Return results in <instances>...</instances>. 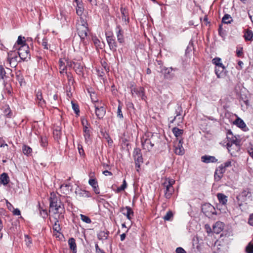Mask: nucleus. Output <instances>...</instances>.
I'll use <instances>...</instances> for the list:
<instances>
[{"mask_svg":"<svg viewBox=\"0 0 253 253\" xmlns=\"http://www.w3.org/2000/svg\"><path fill=\"white\" fill-rule=\"evenodd\" d=\"M95 250L96 253H105L104 251L100 249L98 245V244H95Z\"/></svg>","mask_w":253,"mask_h":253,"instance_id":"nucleus-63","label":"nucleus"},{"mask_svg":"<svg viewBox=\"0 0 253 253\" xmlns=\"http://www.w3.org/2000/svg\"><path fill=\"white\" fill-rule=\"evenodd\" d=\"M172 130L176 137L180 136L183 132V129H179L176 127H173Z\"/></svg>","mask_w":253,"mask_h":253,"instance_id":"nucleus-32","label":"nucleus"},{"mask_svg":"<svg viewBox=\"0 0 253 253\" xmlns=\"http://www.w3.org/2000/svg\"><path fill=\"white\" fill-rule=\"evenodd\" d=\"M84 67V65L83 63L81 61H76V63H74L73 69L77 74L81 75L83 74Z\"/></svg>","mask_w":253,"mask_h":253,"instance_id":"nucleus-14","label":"nucleus"},{"mask_svg":"<svg viewBox=\"0 0 253 253\" xmlns=\"http://www.w3.org/2000/svg\"><path fill=\"white\" fill-rule=\"evenodd\" d=\"M94 106L95 109V114L97 118L99 119L103 118L106 113L105 108L102 106L97 105L96 104Z\"/></svg>","mask_w":253,"mask_h":253,"instance_id":"nucleus-10","label":"nucleus"},{"mask_svg":"<svg viewBox=\"0 0 253 253\" xmlns=\"http://www.w3.org/2000/svg\"><path fill=\"white\" fill-rule=\"evenodd\" d=\"M223 229V224L222 222H217L213 226V232L216 234H219Z\"/></svg>","mask_w":253,"mask_h":253,"instance_id":"nucleus-25","label":"nucleus"},{"mask_svg":"<svg viewBox=\"0 0 253 253\" xmlns=\"http://www.w3.org/2000/svg\"><path fill=\"white\" fill-rule=\"evenodd\" d=\"M70 249L72 251L73 253H77V245L75 239L73 238H70L68 241Z\"/></svg>","mask_w":253,"mask_h":253,"instance_id":"nucleus-26","label":"nucleus"},{"mask_svg":"<svg viewBox=\"0 0 253 253\" xmlns=\"http://www.w3.org/2000/svg\"><path fill=\"white\" fill-rule=\"evenodd\" d=\"M41 215L43 218H46L47 216V211L45 210H42L40 211Z\"/></svg>","mask_w":253,"mask_h":253,"instance_id":"nucleus-62","label":"nucleus"},{"mask_svg":"<svg viewBox=\"0 0 253 253\" xmlns=\"http://www.w3.org/2000/svg\"><path fill=\"white\" fill-rule=\"evenodd\" d=\"M175 69L172 68L164 67L161 70V72L164 74V78L166 79L170 80L174 77V74L172 73V71Z\"/></svg>","mask_w":253,"mask_h":253,"instance_id":"nucleus-7","label":"nucleus"},{"mask_svg":"<svg viewBox=\"0 0 253 253\" xmlns=\"http://www.w3.org/2000/svg\"><path fill=\"white\" fill-rule=\"evenodd\" d=\"M251 197V193L248 189L243 190L237 197V199L239 201H245Z\"/></svg>","mask_w":253,"mask_h":253,"instance_id":"nucleus-11","label":"nucleus"},{"mask_svg":"<svg viewBox=\"0 0 253 253\" xmlns=\"http://www.w3.org/2000/svg\"><path fill=\"white\" fill-rule=\"evenodd\" d=\"M106 41L110 50L116 51L117 48V43L113 35H106Z\"/></svg>","mask_w":253,"mask_h":253,"instance_id":"nucleus-5","label":"nucleus"},{"mask_svg":"<svg viewBox=\"0 0 253 253\" xmlns=\"http://www.w3.org/2000/svg\"><path fill=\"white\" fill-rule=\"evenodd\" d=\"M53 229L54 231L57 232V233H59V231L61 230L60 225L58 223V220H56L53 226Z\"/></svg>","mask_w":253,"mask_h":253,"instance_id":"nucleus-43","label":"nucleus"},{"mask_svg":"<svg viewBox=\"0 0 253 253\" xmlns=\"http://www.w3.org/2000/svg\"><path fill=\"white\" fill-rule=\"evenodd\" d=\"M176 253H186L185 251L181 247H178L176 249Z\"/></svg>","mask_w":253,"mask_h":253,"instance_id":"nucleus-64","label":"nucleus"},{"mask_svg":"<svg viewBox=\"0 0 253 253\" xmlns=\"http://www.w3.org/2000/svg\"><path fill=\"white\" fill-rule=\"evenodd\" d=\"M0 76L3 80L6 78V72L2 65H0Z\"/></svg>","mask_w":253,"mask_h":253,"instance_id":"nucleus-44","label":"nucleus"},{"mask_svg":"<svg viewBox=\"0 0 253 253\" xmlns=\"http://www.w3.org/2000/svg\"><path fill=\"white\" fill-rule=\"evenodd\" d=\"M142 145L143 149L149 151L154 144L152 143L150 139H146L144 141H142Z\"/></svg>","mask_w":253,"mask_h":253,"instance_id":"nucleus-20","label":"nucleus"},{"mask_svg":"<svg viewBox=\"0 0 253 253\" xmlns=\"http://www.w3.org/2000/svg\"><path fill=\"white\" fill-rule=\"evenodd\" d=\"M139 155H142L141 150L139 148H135L133 153V157H135Z\"/></svg>","mask_w":253,"mask_h":253,"instance_id":"nucleus-51","label":"nucleus"},{"mask_svg":"<svg viewBox=\"0 0 253 253\" xmlns=\"http://www.w3.org/2000/svg\"><path fill=\"white\" fill-rule=\"evenodd\" d=\"M92 40H93L94 45L96 47L100 46L99 43L100 42V41L98 39H97L96 38H94L92 39Z\"/></svg>","mask_w":253,"mask_h":253,"instance_id":"nucleus-60","label":"nucleus"},{"mask_svg":"<svg viewBox=\"0 0 253 253\" xmlns=\"http://www.w3.org/2000/svg\"><path fill=\"white\" fill-rule=\"evenodd\" d=\"M9 182V178L8 174L3 173L0 175V183L3 185H7Z\"/></svg>","mask_w":253,"mask_h":253,"instance_id":"nucleus-27","label":"nucleus"},{"mask_svg":"<svg viewBox=\"0 0 253 253\" xmlns=\"http://www.w3.org/2000/svg\"><path fill=\"white\" fill-rule=\"evenodd\" d=\"M163 185L165 187V196L167 199H169L174 191V189L172 186L165 184L164 182Z\"/></svg>","mask_w":253,"mask_h":253,"instance_id":"nucleus-16","label":"nucleus"},{"mask_svg":"<svg viewBox=\"0 0 253 253\" xmlns=\"http://www.w3.org/2000/svg\"><path fill=\"white\" fill-rule=\"evenodd\" d=\"M53 135L56 139H59L61 136V130L59 127H57L53 130Z\"/></svg>","mask_w":253,"mask_h":253,"instance_id":"nucleus-33","label":"nucleus"},{"mask_svg":"<svg viewBox=\"0 0 253 253\" xmlns=\"http://www.w3.org/2000/svg\"><path fill=\"white\" fill-rule=\"evenodd\" d=\"M176 116L174 117V118L170 121L171 123H173L175 120H176L177 118L181 115V113H182V108L180 106H178L177 109L175 111Z\"/></svg>","mask_w":253,"mask_h":253,"instance_id":"nucleus-35","label":"nucleus"},{"mask_svg":"<svg viewBox=\"0 0 253 253\" xmlns=\"http://www.w3.org/2000/svg\"><path fill=\"white\" fill-rule=\"evenodd\" d=\"M135 162L143 163V158L142 155L134 157Z\"/></svg>","mask_w":253,"mask_h":253,"instance_id":"nucleus-56","label":"nucleus"},{"mask_svg":"<svg viewBox=\"0 0 253 253\" xmlns=\"http://www.w3.org/2000/svg\"><path fill=\"white\" fill-rule=\"evenodd\" d=\"M108 234L107 232L100 231L97 235V237L99 240H104L107 239Z\"/></svg>","mask_w":253,"mask_h":253,"instance_id":"nucleus-31","label":"nucleus"},{"mask_svg":"<svg viewBox=\"0 0 253 253\" xmlns=\"http://www.w3.org/2000/svg\"><path fill=\"white\" fill-rule=\"evenodd\" d=\"M131 91L132 93V95H133L134 94H136L138 97H140L142 99L145 100L146 98V96L144 94V88L141 87H133L131 88Z\"/></svg>","mask_w":253,"mask_h":253,"instance_id":"nucleus-9","label":"nucleus"},{"mask_svg":"<svg viewBox=\"0 0 253 253\" xmlns=\"http://www.w3.org/2000/svg\"><path fill=\"white\" fill-rule=\"evenodd\" d=\"M201 161L205 163H216L217 159L214 156L204 155L201 157Z\"/></svg>","mask_w":253,"mask_h":253,"instance_id":"nucleus-17","label":"nucleus"},{"mask_svg":"<svg viewBox=\"0 0 253 253\" xmlns=\"http://www.w3.org/2000/svg\"><path fill=\"white\" fill-rule=\"evenodd\" d=\"M117 117L121 119H123V115L122 112V107L120 105H119L118 107Z\"/></svg>","mask_w":253,"mask_h":253,"instance_id":"nucleus-49","label":"nucleus"},{"mask_svg":"<svg viewBox=\"0 0 253 253\" xmlns=\"http://www.w3.org/2000/svg\"><path fill=\"white\" fill-rule=\"evenodd\" d=\"M183 140L180 139L178 141L177 145L175 148V153L177 155H182L184 154V149L182 146Z\"/></svg>","mask_w":253,"mask_h":253,"instance_id":"nucleus-15","label":"nucleus"},{"mask_svg":"<svg viewBox=\"0 0 253 253\" xmlns=\"http://www.w3.org/2000/svg\"><path fill=\"white\" fill-rule=\"evenodd\" d=\"M41 145L45 147L47 145V138L46 136H41Z\"/></svg>","mask_w":253,"mask_h":253,"instance_id":"nucleus-41","label":"nucleus"},{"mask_svg":"<svg viewBox=\"0 0 253 253\" xmlns=\"http://www.w3.org/2000/svg\"><path fill=\"white\" fill-rule=\"evenodd\" d=\"M221 166H222L223 168L226 169L227 168L230 167L232 166V161H227L223 164L221 165Z\"/></svg>","mask_w":253,"mask_h":253,"instance_id":"nucleus-52","label":"nucleus"},{"mask_svg":"<svg viewBox=\"0 0 253 253\" xmlns=\"http://www.w3.org/2000/svg\"><path fill=\"white\" fill-rule=\"evenodd\" d=\"M116 36L118 42L120 43L124 42V32L120 25H117L116 28Z\"/></svg>","mask_w":253,"mask_h":253,"instance_id":"nucleus-12","label":"nucleus"},{"mask_svg":"<svg viewBox=\"0 0 253 253\" xmlns=\"http://www.w3.org/2000/svg\"><path fill=\"white\" fill-rule=\"evenodd\" d=\"M4 114L6 117H7L8 118L11 117L12 113L10 110V108L8 106H7L6 107V108L5 109V110L4 111Z\"/></svg>","mask_w":253,"mask_h":253,"instance_id":"nucleus-50","label":"nucleus"},{"mask_svg":"<svg viewBox=\"0 0 253 253\" xmlns=\"http://www.w3.org/2000/svg\"><path fill=\"white\" fill-rule=\"evenodd\" d=\"M77 30L79 37L82 40H84L87 36L88 27L86 20L84 17H80L77 23Z\"/></svg>","mask_w":253,"mask_h":253,"instance_id":"nucleus-1","label":"nucleus"},{"mask_svg":"<svg viewBox=\"0 0 253 253\" xmlns=\"http://www.w3.org/2000/svg\"><path fill=\"white\" fill-rule=\"evenodd\" d=\"M164 183L166 184L172 186L175 183V180L173 179L167 178Z\"/></svg>","mask_w":253,"mask_h":253,"instance_id":"nucleus-53","label":"nucleus"},{"mask_svg":"<svg viewBox=\"0 0 253 253\" xmlns=\"http://www.w3.org/2000/svg\"><path fill=\"white\" fill-rule=\"evenodd\" d=\"M246 253H253V242L251 241L248 243L245 248Z\"/></svg>","mask_w":253,"mask_h":253,"instance_id":"nucleus-36","label":"nucleus"},{"mask_svg":"<svg viewBox=\"0 0 253 253\" xmlns=\"http://www.w3.org/2000/svg\"><path fill=\"white\" fill-rule=\"evenodd\" d=\"M232 20V18L228 14H225L222 19V22L225 24H229Z\"/></svg>","mask_w":253,"mask_h":253,"instance_id":"nucleus-34","label":"nucleus"},{"mask_svg":"<svg viewBox=\"0 0 253 253\" xmlns=\"http://www.w3.org/2000/svg\"><path fill=\"white\" fill-rule=\"evenodd\" d=\"M84 12V8L83 7L82 3H78L76 6V13L78 15L81 17L83 16V13Z\"/></svg>","mask_w":253,"mask_h":253,"instance_id":"nucleus-30","label":"nucleus"},{"mask_svg":"<svg viewBox=\"0 0 253 253\" xmlns=\"http://www.w3.org/2000/svg\"><path fill=\"white\" fill-rule=\"evenodd\" d=\"M105 138L107 140L108 143L109 145H112L113 144V140L108 134H104V135Z\"/></svg>","mask_w":253,"mask_h":253,"instance_id":"nucleus-55","label":"nucleus"},{"mask_svg":"<svg viewBox=\"0 0 253 253\" xmlns=\"http://www.w3.org/2000/svg\"><path fill=\"white\" fill-rule=\"evenodd\" d=\"M217 197L219 203L223 205H225L227 202V197L222 193H218Z\"/></svg>","mask_w":253,"mask_h":253,"instance_id":"nucleus-28","label":"nucleus"},{"mask_svg":"<svg viewBox=\"0 0 253 253\" xmlns=\"http://www.w3.org/2000/svg\"><path fill=\"white\" fill-rule=\"evenodd\" d=\"M234 124L244 131H246L248 129L246 124L243 120L240 118H237L234 121Z\"/></svg>","mask_w":253,"mask_h":253,"instance_id":"nucleus-18","label":"nucleus"},{"mask_svg":"<svg viewBox=\"0 0 253 253\" xmlns=\"http://www.w3.org/2000/svg\"><path fill=\"white\" fill-rule=\"evenodd\" d=\"M225 169L223 168L222 166L221 165L219 166L215 170L214 172V177L215 179L217 180H219L223 175L224 172H225Z\"/></svg>","mask_w":253,"mask_h":253,"instance_id":"nucleus-19","label":"nucleus"},{"mask_svg":"<svg viewBox=\"0 0 253 253\" xmlns=\"http://www.w3.org/2000/svg\"><path fill=\"white\" fill-rule=\"evenodd\" d=\"M16 79L20 83V84L22 85V83L23 82L24 79L23 78V76L21 75L20 74H17L16 75Z\"/></svg>","mask_w":253,"mask_h":253,"instance_id":"nucleus-58","label":"nucleus"},{"mask_svg":"<svg viewBox=\"0 0 253 253\" xmlns=\"http://www.w3.org/2000/svg\"><path fill=\"white\" fill-rule=\"evenodd\" d=\"M80 217H81V220L85 222V223H90L91 222V219H90V218L89 217H88L87 216H86L85 215H84V214H80Z\"/></svg>","mask_w":253,"mask_h":253,"instance_id":"nucleus-40","label":"nucleus"},{"mask_svg":"<svg viewBox=\"0 0 253 253\" xmlns=\"http://www.w3.org/2000/svg\"><path fill=\"white\" fill-rule=\"evenodd\" d=\"M25 38L24 37H22L21 36H19L18 37V40L17 41V43L18 44H20V45H23L24 43L25 42Z\"/></svg>","mask_w":253,"mask_h":253,"instance_id":"nucleus-54","label":"nucleus"},{"mask_svg":"<svg viewBox=\"0 0 253 253\" xmlns=\"http://www.w3.org/2000/svg\"><path fill=\"white\" fill-rule=\"evenodd\" d=\"M66 68L67 67L64 65V63L60 60L59 61V69L60 70V73H63Z\"/></svg>","mask_w":253,"mask_h":253,"instance_id":"nucleus-48","label":"nucleus"},{"mask_svg":"<svg viewBox=\"0 0 253 253\" xmlns=\"http://www.w3.org/2000/svg\"><path fill=\"white\" fill-rule=\"evenodd\" d=\"M50 211L55 214L62 213L64 211V205L57 198H50Z\"/></svg>","mask_w":253,"mask_h":253,"instance_id":"nucleus-2","label":"nucleus"},{"mask_svg":"<svg viewBox=\"0 0 253 253\" xmlns=\"http://www.w3.org/2000/svg\"><path fill=\"white\" fill-rule=\"evenodd\" d=\"M121 211L122 212L123 214L126 215L129 220H131V216L134 215V212L132 210L130 207L128 206L122 208L121 209Z\"/></svg>","mask_w":253,"mask_h":253,"instance_id":"nucleus-13","label":"nucleus"},{"mask_svg":"<svg viewBox=\"0 0 253 253\" xmlns=\"http://www.w3.org/2000/svg\"><path fill=\"white\" fill-rule=\"evenodd\" d=\"M42 46H43L44 48L46 49H47L48 48L47 40L46 39H43L42 40Z\"/></svg>","mask_w":253,"mask_h":253,"instance_id":"nucleus-59","label":"nucleus"},{"mask_svg":"<svg viewBox=\"0 0 253 253\" xmlns=\"http://www.w3.org/2000/svg\"><path fill=\"white\" fill-rule=\"evenodd\" d=\"M173 214L172 212L171 211H169L168 212H167L166 214L165 215V216L164 217V219L165 220H167V221L171 220L173 217Z\"/></svg>","mask_w":253,"mask_h":253,"instance_id":"nucleus-39","label":"nucleus"},{"mask_svg":"<svg viewBox=\"0 0 253 253\" xmlns=\"http://www.w3.org/2000/svg\"><path fill=\"white\" fill-rule=\"evenodd\" d=\"M66 74H67L69 85H73L74 83V80L73 76L70 73H67V72H66Z\"/></svg>","mask_w":253,"mask_h":253,"instance_id":"nucleus-42","label":"nucleus"},{"mask_svg":"<svg viewBox=\"0 0 253 253\" xmlns=\"http://www.w3.org/2000/svg\"><path fill=\"white\" fill-rule=\"evenodd\" d=\"M224 70L225 67L224 66L215 67V73L218 78H222L225 75Z\"/></svg>","mask_w":253,"mask_h":253,"instance_id":"nucleus-23","label":"nucleus"},{"mask_svg":"<svg viewBox=\"0 0 253 253\" xmlns=\"http://www.w3.org/2000/svg\"><path fill=\"white\" fill-rule=\"evenodd\" d=\"M84 136L86 143H88L90 141V131L87 126H84L83 127Z\"/></svg>","mask_w":253,"mask_h":253,"instance_id":"nucleus-24","label":"nucleus"},{"mask_svg":"<svg viewBox=\"0 0 253 253\" xmlns=\"http://www.w3.org/2000/svg\"><path fill=\"white\" fill-rule=\"evenodd\" d=\"M18 55L19 57L23 61L30 58L29 47L26 44H24L19 48Z\"/></svg>","mask_w":253,"mask_h":253,"instance_id":"nucleus-4","label":"nucleus"},{"mask_svg":"<svg viewBox=\"0 0 253 253\" xmlns=\"http://www.w3.org/2000/svg\"><path fill=\"white\" fill-rule=\"evenodd\" d=\"M75 194L79 197H90V193L88 191L82 190L79 187H77L75 190Z\"/></svg>","mask_w":253,"mask_h":253,"instance_id":"nucleus-21","label":"nucleus"},{"mask_svg":"<svg viewBox=\"0 0 253 253\" xmlns=\"http://www.w3.org/2000/svg\"><path fill=\"white\" fill-rule=\"evenodd\" d=\"M88 183L92 186L95 194H98L99 193V189L97 180L95 179H90L88 181Z\"/></svg>","mask_w":253,"mask_h":253,"instance_id":"nucleus-22","label":"nucleus"},{"mask_svg":"<svg viewBox=\"0 0 253 253\" xmlns=\"http://www.w3.org/2000/svg\"><path fill=\"white\" fill-rule=\"evenodd\" d=\"M16 53L13 51H10L7 54V62L10 67H15L17 61Z\"/></svg>","mask_w":253,"mask_h":253,"instance_id":"nucleus-6","label":"nucleus"},{"mask_svg":"<svg viewBox=\"0 0 253 253\" xmlns=\"http://www.w3.org/2000/svg\"><path fill=\"white\" fill-rule=\"evenodd\" d=\"M23 152L25 155H29L32 152V149L29 146L24 145L22 148Z\"/></svg>","mask_w":253,"mask_h":253,"instance_id":"nucleus-38","label":"nucleus"},{"mask_svg":"<svg viewBox=\"0 0 253 253\" xmlns=\"http://www.w3.org/2000/svg\"><path fill=\"white\" fill-rule=\"evenodd\" d=\"M239 141L236 137L232 138L231 141L227 143V148L231 155L234 156L240 149Z\"/></svg>","mask_w":253,"mask_h":253,"instance_id":"nucleus-3","label":"nucleus"},{"mask_svg":"<svg viewBox=\"0 0 253 253\" xmlns=\"http://www.w3.org/2000/svg\"><path fill=\"white\" fill-rule=\"evenodd\" d=\"M71 103H72V108L74 110V111H75V113L76 114L78 115V114L80 112V110H79L78 105H77V104L73 102V101H72Z\"/></svg>","mask_w":253,"mask_h":253,"instance_id":"nucleus-46","label":"nucleus"},{"mask_svg":"<svg viewBox=\"0 0 253 253\" xmlns=\"http://www.w3.org/2000/svg\"><path fill=\"white\" fill-rule=\"evenodd\" d=\"M36 102L40 107L43 108L45 106V101L43 99L41 90H39L36 92Z\"/></svg>","mask_w":253,"mask_h":253,"instance_id":"nucleus-8","label":"nucleus"},{"mask_svg":"<svg viewBox=\"0 0 253 253\" xmlns=\"http://www.w3.org/2000/svg\"><path fill=\"white\" fill-rule=\"evenodd\" d=\"M221 59L219 57H215L213 58L212 60V62L213 64L216 65V67L218 66H224L223 64L221 62Z\"/></svg>","mask_w":253,"mask_h":253,"instance_id":"nucleus-37","label":"nucleus"},{"mask_svg":"<svg viewBox=\"0 0 253 253\" xmlns=\"http://www.w3.org/2000/svg\"><path fill=\"white\" fill-rule=\"evenodd\" d=\"M237 56L239 57H242L243 55V47H240L236 50Z\"/></svg>","mask_w":253,"mask_h":253,"instance_id":"nucleus-57","label":"nucleus"},{"mask_svg":"<svg viewBox=\"0 0 253 253\" xmlns=\"http://www.w3.org/2000/svg\"><path fill=\"white\" fill-rule=\"evenodd\" d=\"M248 223L250 225L253 226V213H252L250 215L248 220Z\"/></svg>","mask_w":253,"mask_h":253,"instance_id":"nucleus-61","label":"nucleus"},{"mask_svg":"<svg viewBox=\"0 0 253 253\" xmlns=\"http://www.w3.org/2000/svg\"><path fill=\"white\" fill-rule=\"evenodd\" d=\"M127 186V184L126 182V181L125 180H124L122 185L118 187L117 189V192H120L121 191L124 190Z\"/></svg>","mask_w":253,"mask_h":253,"instance_id":"nucleus-45","label":"nucleus"},{"mask_svg":"<svg viewBox=\"0 0 253 253\" xmlns=\"http://www.w3.org/2000/svg\"><path fill=\"white\" fill-rule=\"evenodd\" d=\"M244 37L246 41H251L253 40V33L250 30H247L244 34Z\"/></svg>","mask_w":253,"mask_h":253,"instance_id":"nucleus-29","label":"nucleus"},{"mask_svg":"<svg viewBox=\"0 0 253 253\" xmlns=\"http://www.w3.org/2000/svg\"><path fill=\"white\" fill-rule=\"evenodd\" d=\"M25 242L26 243V245L28 247L30 246V245L32 244V240L31 238L28 235H25Z\"/></svg>","mask_w":253,"mask_h":253,"instance_id":"nucleus-47","label":"nucleus"}]
</instances>
